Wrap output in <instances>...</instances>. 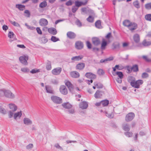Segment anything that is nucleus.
<instances>
[{
    "mask_svg": "<svg viewBox=\"0 0 151 151\" xmlns=\"http://www.w3.org/2000/svg\"><path fill=\"white\" fill-rule=\"evenodd\" d=\"M70 75L73 78H77L79 77L80 74L78 72L76 71H73L70 73Z\"/></svg>",
    "mask_w": 151,
    "mask_h": 151,
    "instance_id": "nucleus-18",
    "label": "nucleus"
},
{
    "mask_svg": "<svg viewBox=\"0 0 151 151\" xmlns=\"http://www.w3.org/2000/svg\"><path fill=\"white\" fill-rule=\"evenodd\" d=\"M76 24L78 27H81L82 26V23L78 19L75 22Z\"/></svg>",
    "mask_w": 151,
    "mask_h": 151,
    "instance_id": "nucleus-56",
    "label": "nucleus"
},
{
    "mask_svg": "<svg viewBox=\"0 0 151 151\" xmlns=\"http://www.w3.org/2000/svg\"><path fill=\"white\" fill-rule=\"evenodd\" d=\"M105 115L109 118H112L113 117L111 114H108L107 112H105Z\"/></svg>",
    "mask_w": 151,
    "mask_h": 151,
    "instance_id": "nucleus-60",
    "label": "nucleus"
},
{
    "mask_svg": "<svg viewBox=\"0 0 151 151\" xmlns=\"http://www.w3.org/2000/svg\"><path fill=\"white\" fill-rule=\"evenodd\" d=\"M133 5L137 8L139 9L140 7L138 1L136 0L133 2Z\"/></svg>",
    "mask_w": 151,
    "mask_h": 151,
    "instance_id": "nucleus-41",
    "label": "nucleus"
},
{
    "mask_svg": "<svg viewBox=\"0 0 151 151\" xmlns=\"http://www.w3.org/2000/svg\"><path fill=\"white\" fill-rule=\"evenodd\" d=\"M94 18L93 17L91 16H89V17L87 18V20L89 22H93Z\"/></svg>",
    "mask_w": 151,
    "mask_h": 151,
    "instance_id": "nucleus-43",
    "label": "nucleus"
},
{
    "mask_svg": "<svg viewBox=\"0 0 151 151\" xmlns=\"http://www.w3.org/2000/svg\"><path fill=\"white\" fill-rule=\"evenodd\" d=\"M142 45L145 47L150 46L151 45V41H147L145 40L142 42Z\"/></svg>",
    "mask_w": 151,
    "mask_h": 151,
    "instance_id": "nucleus-35",
    "label": "nucleus"
},
{
    "mask_svg": "<svg viewBox=\"0 0 151 151\" xmlns=\"http://www.w3.org/2000/svg\"><path fill=\"white\" fill-rule=\"evenodd\" d=\"M126 68H127V70L128 71V73H130L132 71L130 66L127 65L126 66Z\"/></svg>",
    "mask_w": 151,
    "mask_h": 151,
    "instance_id": "nucleus-59",
    "label": "nucleus"
},
{
    "mask_svg": "<svg viewBox=\"0 0 151 151\" xmlns=\"http://www.w3.org/2000/svg\"><path fill=\"white\" fill-rule=\"evenodd\" d=\"M101 104L103 106H106L108 105L109 101L107 99H105L101 101Z\"/></svg>",
    "mask_w": 151,
    "mask_h": 151,
    "instance_id": "nucleus-32",
    "label": "nucleus"
},
{
    "mask_svg": "<svg viewBox=\"0 0 151 151\" xmlns=\"http://www.w3.org/2000/svg\"><path fill=\"white\" fill-rule=\"evenodd\" d=\"M113 59V57H109L105 59H101L100 60V62L101 63L106 62L108 61H110L112 60Z\"/></svg>",
    "mask_w": 151,
    "mask_h": 151,
    "instance_id": "nucleus-31",
    "label": "nucleus"
},
{
    "mask_svg": "<svg viewBox=\"0 0 151 151\" xmlns=\"http://www.w3.org/2000/svg\"><path fill=\"white\" fill-rule=\"evenodd\" d=\"M52 101L56 104H60L62 102V100L60 98L55 96H52L51 97Z\"/></svg>",
    "mask_w": 151,
    "mask_h": 151,
    "instance_id": "nucleus-4",
    "label": "nucleus"
},
{
    "mask_svg": "<svg viewBox=\"0 0 151 151\" xmlns=\"http://www.w3.org/2000/svg\"><path fill=\"white\" fill-rule=\"evenodd\" d=\"M79 107L82 109H86L88 106V104L86 101H83L79 104Z\"/></svg>",
    "mask_w": 151,
    "mask_h": 151,
    "instance_id": "nucleus-16",
    "label": "nucleus"
},
{
    "mask_svg": "<svg viewBox=\"0 0 151 151\" xmlns=\"http://www.w3.org/2000/svg\"><path fill=\"white\" fill-rule=\"evenodd\" d=\"M21 70L24 73H28L29 71V69L27 68H22Z\"/></svg>",
    "mask_w": 151,
    "mask_h": 151,
    "instance_id": "nucleus-50",
    "label": "nucleus"
},
{
    "mask_svg": "<svg viewBox=\"0 0 151 151\" xmlns=\"http://www.w3.org/2000/svg\"><path fill=\"white\" fill-rule=\"evenodd\" d=\"M23 122L24 124L26 125H31L32 123V121L27 118H24L23 119Z\"/></svg>",
    "mask_w": 151,
    "mask_h": 151,
    "instance_id": "nucleus-22",
    "label": "nucleus"
},
{
    "mask_svg": "<svg viewBox=\"0 0 151 151\" xmlns=\"http://www.w3.org/2000/svg\"><path fill=\"white\" fill-rule=\"evenodd\" d=\"M131 68L132 71L134 72H137L139 70L138 66L137 64L133 65L131 67Z\"/></svg>",
    "mask_w": 151,
    "mask_h": 151,
    "instance_id": "nucleus-25",
    "label": "nucleus"
},
{
    "mask_svg": "<svg viewBox=\"0 0 151 151\" xmlns=\"http://www.w3.org/2000/svg\"><path fill=\"white\" fill-rule=\"evenodd\" d=\"M60 91L61 94L64 95H66L68 93L67 89L64 85H61L60 86Z\"/></svg>",
    "mask_w": 151,
    "mask_h": 151,
    "instance_id": "nucleus-8",
    "label": "nucleus"
},
{
    "mask_svg": "<svg viewBox=\"0 0 151 151\" xmlns=\"http://www.w3.org/2000/svg\"><path fill=\"white\" fill-rule=\"evenodd\" d=\"M0 112L4 114H5L6 113V111L5 109L2 107L1 106H0Z\"/></svg>",
    "mask_w": 151,
    "mask_h": 151,
    "instance_id": "nucleus-54",
    "label": "nucleus"
},
{
    "mask_svg": "<svg viewBox=\"0 0 151 151\" xmlns=\"http://www.w3.org/2000/svg\"><path fill=\"white\" fill-rule=\"evenodd\" d=\"M133 39L135 43H137L140 41V37L139 34H136L133 36Z\"/></svg>",
    "mask_w": 151,
    "mask_h": 151,
    "instance_id": "nucleus-20",
    "label": "nucleus"
},
{
    "mask_svg": "<svg viewBox=\"0 0 151 151\" xmlns=\"http://www.w3.org/2000/svg\"><path fill=\"white\" fill-rule=\"evenodd\" d=\"M48 32L50 34L53 35H55L57 33V31L56 29L53 27L49 28L48 29Z\"/></svg>",
    "mask_w": 151,
    "mask_h": 151,
    "instance_id": "nucleus-19",
    "label": "nucleus"
},
{
    "mask_svg": "<svg viewBox=\"0 0 151 151\" xmlns=\"http://www.w3.org/2000/svg\"><path fill=\"white\" fill-rule=\"evenodd\" d=\"M29 59L28 56L27 55H24L19 58L20 62L24 65H27V60Z\"/></svg>",
    "mask_w": 151,
    "mask_h": 151,
    "instance_id": "nucleus-5",
    "label": "nucleus"
},
{
    "mask_svg": "<svg viewBox=\"0 0 151 151\" xmlns=\"http://www.w3.org/2000/svg\"><path fill=\"white\" fill-rule=\"evenodd\" d=\"M145 19L147 20L151 21V14H148L145 16Z\"/></svg>",
    "mask_w": 151,
    "mask_h": 151,
    "instance_id": "nucleus-42",
    "label": "nucleus"
},
{
    "mask_svg": "<svg viewBox=\"0 0 151 151\" xmlns=\"http://www.w3.org/2000/svg\"><path fill=\"white\" fill-rule=\"evenodd\" d=\"M16 7L20 11H23L25 8V6L24 5L20 4H16Z\"/></svg>",
    "mask_w": 151,
    "mask_h": 151,
    "instance_id": "nucleus-34",
    "label": "nucleus"
},
{
    "mask_svg": "<svg viewBox=\"0 0 151 151\" xmlns=\"http://www.w3.org/2000/svg\"><path fill=\"white\" fill-rule=\"evenodd\" d=\"M102 96V94L100 93V91L97 90L94 94V97L96 99H99Z\"/></svg>",
    "mask_w": 151,
    "mask_h": 151,
    "instance_id": "nucleus-30",
    "label": "nucleus"
},
{
    "mask_svg": "<svg viewBox=\"0 0 151 151\" xmlns=\"http://www.w3.org/2000/svg\"><path fill=\"white\" fill-rule=\"evenodd\" d=\"M78 8L76 7V6H73L72 8V11L73 13H75L78 9Z\"/></svg>",
    "mask_w": 151,
    "mask_h": 151,
    "instance_id": "nucleus-51",
    "label": "nucleus"
},
{
    "mask_svg": "<svg viewBox=\"0 0 151 151\" xmlns=\"http://www.w3.org/2000/svg\"><path fill=\"white\" fill-rule=\"evenodd\" d=\"M14 36H15V35L13 32L11 31L9 32L8 34V37L10 38H13Z\"/></svg>",
    "mask_w": 151,
    "mask_h": 151,
    "instance_id": "nucleus-44",
    "label": "nucleus"
},
{
    "mask_svg": "<svg viewBox=\"0 0 151 151\" xmlns=\"http://www.w3.org/2000/svg\"><path fill=\"white\" fill-rule=\"evenodd\" d=\"M47 6V3L46 1H44L40 3L39 7L41 8H43Z\"/></svg>",
    "mask_w": 151,
    "mask_h": 151,
    "instance_id": "nucleus-40",
    "label": "nucleus"
},
{
    "mask_svg": "<svg viewBox=\"0 0 151 151\" xmlns=\"http://www.w3.org/2000/svg\"><path fill=\"white\" fill-rule=\"evenodd\" d=\"M4 96L10 99H13L15 97L14 94L10 90L5 89H0V96Z\"/></svg>",
    "mask_w": 151,
    "mask_h": 151,
    "instance_id": "nucleus-1",
    "label": "nucleus"
},
{
    "mask_svg": "<svg viewBox=\"0 0 151 151\" xmlns=\"http://www.w3.org/2000/svg\"><path fill=\"white\" fill-rule=\"evenodd\" d=\"M112 46L113 47V50L116 49H119L120 47V44L119 42H116L112 44Z\"/></svg>",
    "mask_w": 151,
    "mask_h": 151,
    "instance_id": "nucleus-28",
    "label": "nucleus"
},
{
    "mask_svg": "<svg viewBox=\"0 0 151 151\" xmlns=\"http://www.w3.org/2000/svg\"><path fill=\"white\" fill-rule=\"evenodd\" d=\"M149 76L148 74L147 73H144L142 75V78H146Z\"/></svg>",
    "mask_w": 151,
    "mask_h": 151,
    "instance_id": "nucleus-57",
    "label": "nucleus"
},
{
    "mask_svg": "<svg viewBox=\"0 0 151 151\" xmlns=\"http://www.w3.org/2000/svg\"><path fill=\"white\" fill-rule=\"evenodd\" d=\"M107 45V42L104 39H103L102 41L101 44V49L102 50L105 49L106 46Z\"/></svg>",
    "mask_w": 151,
    "mask_h": 151,
    "instance_id": "nucleus-26",
    "label": "nucleus"
},
{
    "mask_svg": "<svg viewBox=\"0 0 151 151\" xmlns=\"http://www.w3.org/2000/svg\"><path fill=\"white\" fill-rule=\"evenodd\" d=\"M127 80L131 86L132 87L135 81V78L132 76H129L127 77Z\"/></svg>",
    "mask_w": 151,
    "mask_h": 151,
    "instance_id": "nucleus-11",
    "label": "nucleus"
},
{
    "mask_svg": "<svg viewBox=\"0 0 151 151\" xmlns=\"http://www.w3.org/2000/svg\"><path fill=\"white\" fill-rule=\"evenodd\" d=\"M62 71V68L60 67L57 68L52 70V73L55 75H58Z\"/></svg>",
    "mask_w": 151,
    "mask_h": 151,
    "instance_id": "nucleus-10",
    "label": "nucleus"
},
{
    "mask_svg": "<svg viewBox=\"0 0 151 151\" xmlns=\"http://www.w3.org/2000/svg\"><path fill=\"white\" fill-rule=\"evenodd\" d=\"M135 117V114L133 112H130L127 114L125 117V120L127 122L132 120Z\"/></svg>",
    "mask_w": 151,
    "mask_h": 151,
    "instance_id": "nucleus-6",
    "label": "nucleus"
},
{
    "mask_svg": "<svg viewBox=\"0 0 151 151\" xmlns=\"http://www.w3.org/2000/svg\"><path fill=\"white\" fill-rule=\"evenodd\" d=\"M145 7L146 9H151V3H147L145 4Z\"/></svg>",
    "mask_w": 151,
    "mask_h": 151,
    "instance_id": "nucleus-49",
    "label": "nucleus"
},
{
    "mask_svg": "<svg viewBox=\"0 0 151 151\" xmlns=\"http://www.w3.org/2000/svg\"><path fill=\"white\" fill-rule=\"evenodd\" d=\"M97 73L99 75L102 76L104 74L105 72L103 69H99Z\"/></svg>",
    "mask_w": 151,
    "mask_h": 151,
    "instance_id": "nucleus-45",
    "label": "nucleus"
},
{
    "mask_svg": "<svg viewBox=\"0 0 151 151\" xmlns=\"http://www.w3.org/2000/svg\"><path fill=\"white\" fill-rule=\"evenodd\" d=\"M73 3L72 0H69L65 3V5L67 6H70L72 5Z\"/></svg>",
    "mask_w": 151,
    "mask_h": 151,
    "instance_id": "nucleus-58",
    "label": "nucleus"
},
{
    "mask_svg": "<svg viewBox=\"0 0 151 151\" xmlns=\"http://www.w3.org/2000/svg\"><path fill=\"white\" fill-rule=\"evenodd\" d=\"M45 89L46 91V92L48 93L51 94L53 93V91L52 90V88L51 86L46 85L45 86Z\"/></svg>",
    "mask_w": 151,
    "mask_h": 151,
    "instance_id": "nucleus-24",
    "label": "nucleus"
},
{
    "mask_svg": "<svg viewBox=\"0 0 151 151\" xmlns=\"http://www.w3.org/2000/svg\"><path fill=\"white\" fill-rule=\"evenodd\" d=\"M85 67V64L84 63H80L78 64L76 66V69L80 70H82Z\"/></svg>",
    "mask_w": 151,
    "mask_h": 151,
    "instance_id": "nucleus-15",
    "label": "nucleus"
},
{
    "mask_svg": "<svg viewBox=\"0 0 151 151\" xmlns=\"http://www.w3.org/2000/svg\"><path fill=\"white\" fill-rule=\"evenodd\" d=\"M124 134L127 136L129 137H130L132 136V133L131 132H124Z\"/></svg>",
    "mask_w": 151,
    "mask_h": 151,
    "instance_id": "nucleus-55",
    "label": "nucleus"
},
{
    "mask_svg": "<svg viewBox=\"0 0 151 151\" xmlns=\"http://www.w3.org/2000/svg\"><path fill=\"white\" fill-rule=\"evenodd\" d=\"M40 72L39 69H32L30 72L32 74H34Z\"/></svg>",
    "mask_w": 151,
    "mask_h": 151,
    "instance_id": "nucleus-52",
    "label": "nucleus"
},
{
    "mask_svg": "<svg viewBox=\"0 0 151 151\" xmlns=\"http://www.w3.org/2000/svg\"><path fill=\"white\" fill-rule=\"evenodd\" d=\"M92 40L93 43L95 46H98L100 43V41L99 38L97 37L92 38Z\"/></svg>",
    "mask_w": 151,
    "mask_h": 151,
    "instance_id": "nucleus-13",
    "label": "nucleus"
},
{
    "mask_svg": "<svg viewBox=\"0 0 151 151\" xmlns=\"http://www.w3.org/2000/svg\"><path fill=\"white\" fill-rule=\"evenodd\" d=\"M142 58L144 59L146 62H151V59L148 58L147 56L145 55H143L142 56Z\"/></svg>",
    "mask_w": 151,
    "mask_h": 151,
    "instance_id": "nucleus-48",
    "label": "nucleus"
},
{
    "mask_svg": "<svg viewBox=\"0 0 151 151\" xmlns=\"http://www.w3.org/2000/svg\"><path fill=\"white\" fill-rule=\"evenodd\" d=\"M36 30L37 31V33L40 34V35H41L42 34V32L41 30L40 29V28L39 27H37L36 29Z\"/></svg>",
    "mask_w": 151,
    "mask_h": 151,
    "instance_id": "nucleus-62",
    "label": "nucleus"
},
{
    "mask_svg": "<svg viewBox=\"0 0 151 151\" xmlns=\"http://www.w3.org/2000/svg\"><path fill=\"white\" fill-rule=\"evenodd\" d=\"M123 24L124 26L128 27L131 31L135 30L137 28V25L136 23L130 22L128 20H124L123 22Z\"/></svg>",
    "mask_w": 151,
    "mask_h": 151,
    "instance_id": "nucleus-2",
    "label": "nucleus"
},
{
    "mask_svg": "<svg viewBox=\"0 0 151 151\" xmlns=\"http://www.w3.org/2000/svg\"><path fill=\"white\" fill-rule=\"evenodd\" d=\"M83 58V57H81L79 55L78 56H75L73 57L71 59L73 61H79L81 59Z\"/></svg>",
    "mask_w": 151,
    "mask_h": 151,
    "instance_id": "nucleus-33",
    "label": "nucleus"
},
{
    "mask_svg": "<svg viewBox=\"0 0 151 151\" xmlns=\"http://www.w3.org/2000/svg\"><path fill=\"white\" fill-rule=\"evenodd\" d=\"M9 22L12 24H13L14 26L18 27L20 26L19 24L17 22H16L15 21L12 22L11 20H9Z\"/></svg>",
    "mask_w": 151,
    "mask_h": 151,
    "instance_id": "nucleus-46",
    "label": "nucleus"
},
{
    "mask_svg": "<svg viewBox=\"0 0 151 151\" xmlns=\"http://www.w3.org/2000/svg\"><path fill=\"white\" fill-rule=\"evenodd\" d=\"M94 85L95 86H96L97 88H101L103 87V85L102 84L100 83H97L96 82L94 83Z\"/></svg>",
    "mask_w": 151,
    "mask_h": 151,
    "instance_id": "nucleus-38",
    "label": "nucleus"
},
{
    "mask_svg": "<svg viewBox=\"0 0 151 151\" xmlns=\"http://www.w3.org/2000/svg\"><path fill=\"white\" fill-rule=\"evenodd\" d=\"M24 13L27 14V17H29L30 16V13L29 11L28 10H25L24 12Z\"/></svg>",
    "mask_w": 151,
    "mask_h": 151,
    "instance_id": "nucleus-64",
    "label": "nucleus"
},
{
    "mask_svg": "<svg viewBox=\"0 0 151 151\" xmlns=\"http://www.w3.org/2000/svg\"><path fill=\"white\" fill-rule=\"evenodd\" d=\"M75 47L77 49H81L83 47V43L81 41H77L76 42Z\"/></svg>",
    "mask_w": 151,
    "mask_h": 151,
    "instance_id": "nucleus-12",
    "label": "nucleus"
},
{
    "mask_svg": "<svg viewBox=\"0 0 151 151\" xmlns=\"http://www.w3.org/2000/svg\"><path fill=\"white\" fill-rule=\"evenodd\" d=\"M122 127L123 130L125 131H129L130 130L129 126L128 124L123 125Z\"/></svg>",
    "mask_w": 151,
    "mask_h": 151,
    "instance_id": "nucleus-36",
    "label": "nucleus"
},
{
    "mask_svg": "<svg viewBox=\"0 0 151 151\" xmlns=\"http://www.w3.org/2000/svg\"><path fill=\"white\" fill-rule=\"evenodd\" d=\"M9 108L13 111H15L17 110V107L15 104L11 103L9 104Z\"/></svg>",
    "mask_w": 151,
    "mask_h": 151,
    "instance_id": "nucleus-27",
    "label": "nucleus"
},
{
    "mask_svg": "<svg viewBox=\"0 0 151 151\" xmlns=\"http://www.w3.org/2000/svg\"><path fill=\"white\" fill-rule=\"evenodd\" d=\"M67 36L68 38L70 39H74L76 37V34L71 31H69L67 32Z\"/></svg>",
    "mask_w": 151,
    "mask_h": 151,
    "instance_id": "nucleus-14",
    "label": "nucleus"
},
{
    "mask_svg": "<svg viewBox=\"0 0 151 151\" xmlns=\"http://www.w3.org/2000/svg\"><path fill=\"white\" fill-rule=\"evenodd\" d=\"M87 13H88L91 14H94L93 11L91 9H89L87 10Z\"/></svg>",
    "mask_w": 151,
    "mask_h": 151,
    "instance_id": "nucleus-61",
    "label": "nucleus"
},
{
    "mask_svg": "<svg viewBox=\"0 0 151 151\" xmlns=\"http://www.w3.org/2000/svg\"><path fill=\"white\" fill-rule=\"evenodd\" d=\"M95 26L96 28L99 29H101L102 28V27L101 26L100 20H98L95 22Z\"/></svg>",
    "mask_w": 151,
    "mask_h": 151,
    "instance_id": "nucleus-29",
    "label": "nucleus"
},
{
    "mask_svg": "<svg viewBox=\"0 0 151 151\" xmlns=\"http://www.w3.org/2000/svg\"><path fill=\"white\" fill-rule=\"evenodd\" d=\"M51 62L48 60L46 66V69L47 70H50L51 69Z\"/></svg>",
    "mask_w": 151,
    "mask_h": 151,
    "instance_id": "nucleus-39",
    "label": "nucleus"
},
{
    "mask_svg": "<svg viewBox=\"0 0 151 151\" xmlns=\"http://www.w3.org/2000/svg\"><path fill=\"white\" fill-rule=\"evenodd\" d=\"M51 40L54 42H55L59 41L60 40L58 38H57L56 37L52 36L51 38Z\"/></svg>",
    "mask_w": 151,
    "mask_h": 151,
    "instance_id": "nucleus-47",
    "label": "nucleus"
},
{
    "mask_svg": "<svg viewBox=\"0 0 151 151\" xmlns=\"http://www.w3.org/2000/svg\"><path fill=\"white\" fill-rule=\"evenodd\" d=\"M39 23L40 25L43 26L47 25L48 22L47 20L45 19H40Z\"/></svg>",
    "mask_w": 151,
    "mask_h": 151,
    "instance_id": "nucleus-17",
    "label": "nucleus"
},
{
    "mask_svg": "<svg viewBox=\"0 0 151 151\" xmlns=\"http://www.w3.org/2000/svg\"><path fill=\"white\" fill-rule=\"evenodd\" d=\"M64 108L66 109H70L72 107V105L68 102L64 103L62 104Z\"/></svg>",
    "mask_w": 151,
    "mask_h": 151,
    "instance_id": "nucleus-23",
    "label": "nucleus"
},
{
    "mask_svg": "<svg viewBox=\"0 0 151 151\" xmlns=\"http://www.w3.org/2000/svg\"><path fill=\"white\" fill-rule=\"evenodd\" d=\"M33 145L32 144H29L26 146V148L27 149H29L33 147Z\"/></svg>",
    "mask_w": 151,
    "mask_h": 151,
    "instance_id": "nucleus-63",
    "label": "nucleus"
},
{
    "mask_svg": "<svg viewBox=\"0 0 151 151\" xmlns=\"http://www.w3.org/2000/svg\"><path fill=\"white\" fill-rule=\"evenodd\" d=\"M112 74L114 76L117 75L120 78H122L123 77V73L120 71H117L116 73L112 72Z\"/></svg>",
    "mask_w": 151,
    "mask_h": 151,
    "instance_id": "nucleus-21",
    "label": "nucleus"
},
{
    "mask_svg": "<svg viewBox=\"0 0 151 151\" xmlns=\"http://www.w3.org/2000/svg\"><path fill=\"white\" fill-rule=\"evenodd\" d=\"M143 83V81L142 80H138L136 81L135 80L132 87L135 88H139L140 86Z\"/></svg>",
    "mask_w": 151,
    "mask_h": 151,
    "instance_id": "nucleus-7",
    "label": "nucleus"
},
{
    "mask_svg": "<svg viewBox=\"0 0 151 151\" xmlns=\"http://www.w3.org/2000/svg\"><path fill=\"white\" fill-rule=\"evenodd\" d=\"M86 45L87 48L88 49H91L92 48V45L89 41H87L86 42Z\"/></svg>",
    "mask_w": 151,
    "mask_h": 151,
    "instance_id": "nucleus-53",
    "label": "nucleus"
},
{
    "mask_svg": "<svg viewBox=\"0 0 151 151\" xmlns=\"http://www.w3.org/2000/svg\"><path fill=\"white\" fill-rule=\"evenodd\" d=\"M87 0H86L85 2L79 1H76L75 2V6L78 8L82 5H86L87 2Z\"/></svg>",
    "mask_w": 151,
    "mask_h": 151,
    "instance_id": "nucleus-9",
    "label": "nucleus"
},
{
    "mask_svg": "<svg viewBox=\"0 0 151 151\" xmlns=\"http://www.w3.org/2000/svg\"><path fill=\"white\" fill-rule=\"evenodd\" d=\"M65 85L68 87L69 91L72 94L75 93L74 90V86L69 81L65 80Z\"/></svg>",
    "mask_w": 151,
    "mask_h": 151,
    "instance_id": "nucleus-3",
    "label": "nucleus"
},
{
    "mask_svg": "<svg viewBox=\"0 0 151 151\" xmlns=\"http://www.w3.org/2000/svg\"><path fill=\"white\" fill-rule=\"evenodd\" d=\"M22 115V111L18 112L17 113H15L14 116V119H16L17 117H19L20 118Z\"/></svg>",
    "mask_w": 151,
    "mask_h": 151,
    "instance_id": "nucleus-37",
    "label": "nucleus"
}]
</instances>
